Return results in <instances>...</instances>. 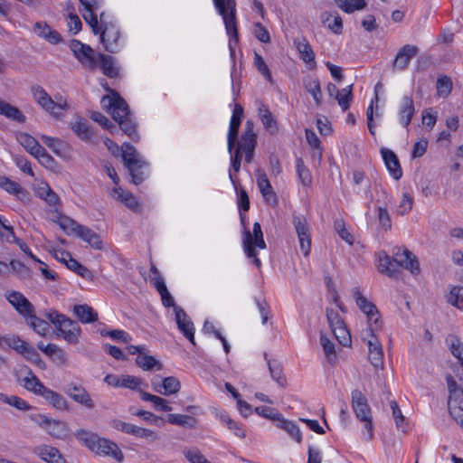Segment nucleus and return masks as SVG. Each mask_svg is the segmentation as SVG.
<instances>
[{"instance_id":"nucleus-1","label":"nucleus","mask_w":463,"mask_h":463,"mask_svg":"<svg viewBox=\"0 0 463 463\" xmlns=\"http://www.w3.org/2000/svg\"><path fill=\"white\" fill-rule=\"evenodd\" d=\"M111 95L104 96L101 99V106L107 109L113 119L118 122L120 129L127 134L132 140H137L138 135L137 127L132 120L128 105L117 92L110 90Z\"/></svg>"},{"instance_id":"nucleus-36","label":"nucleus","mask_w":463,"mask_h":463,"mask_svg":"<svg viewBox=\"0 0 463 463\" xmlns=\"http://www.w3.org/2000/svg\"><path fill=\"white\" fill-rule=\"evenodd\" d=\"M99 67L104 75L109 78H115L118 70L114 65V58L103 53L97 54V68Z\"/></svg>"},{"instance_id":"nucleus-41","label":"nucleus","mask_w":463,"mask_h":463,"mask_svg":"<svg viewBox=\"0 0 463 463\" xmlns=\"http://www.w3.org/2000/svg\"><path fill=\"white\" fill-rule=\"evenodd\" d=\"M61 254L62 256L68 257L67 268L69 269L74 271L79 276H80L84 279H91L92 278V272L88 268L81 265L78 260L73 259L68 251L61 250Z\"/></svg>"},{"instance_id":"nucleus-4","label":"nucleus","mask_w":463,"mask_h":463,"mask_svg":"<svg viewBox=\"0 0 463 463\" xmlns=\"http://www.w3.org/2000/svg\"><path fill=\"white\" fill-rule=\"evenodd\" d=\"M80 435L85 445L93 452L99 455L111 456L119 462L123 460L124 455L115 442L87 431H83Z\"/></svg>"},{"instance_id":"nucleus-39","label":"nucleus","mask_w":463,"mask_h":463,"mask_svg":"<svg viewBox=\"0 0 463 463\" xmlns=\"http://www.w3.org/2000/svg\"><path fill=\"white\" fill-rule=\"evenodd\" d=\"M140 398L142 401L150 402L153 403L155 410L159 411H171L172 407L169 405L167 400L159 396L148 393L145 391H139Z\"/></svg>"},{"instance_id":"nucleus-22","label":"nucleus","mask_w":463,"mask_h":463,"mask_svg":"<svg viewBox=\"0 0 463 463\" xmlns=\"http://www.w3.org/2000/svg\"><path fill=\"white\" fill-rule=\"evenodd\" d=\"M175 315L178 329L191 344L195 345L194 323L188 317L185 311L181 307H175Z\"/></svg>"},{"instance_id":"nucleus-20","label":"nucleus","mask_w":463,"mask_h":463,"mask_svg":"<svg viewBox=\"0 0 463 463\" xmlns=\"http://www.w3.org/2000/svg\"><path fill=\"white\" fill-rule=\"evenodd\" d=\"M242 115H243V108L239 104H235L234 109L232 111V116L231 118L230 128H229V132H228V137H227V143H228L227 146H228V151L230 153H232L234 148V146H235V143H236V140L238 137V133H239V128L241 126Z\"/></svg>"},{"instance_id":"nucleus-59","label":"nucleus","mask_w":463,"mask_h":463,"mask_svg":"<svg viewBox=\"0 0 463 463\" xmlns=\"http://www.w3.org/2000/svg\"><path fill=\"white\" fill-rule=\"evenodd\" d=\"M437 92L440 97H447L452 90V82L447 76L439 77L437 80Z\"/></svg>"},{"instance_id":"nucleus-27","label":"nucleus","mask_w":463,"mask_h":463,"mask_svg":"<svg viewBox=\"0 0 463 463\" xmlns=\"http://www.w3.org/2000/svg\"><path fill=\"white\" fill-rule=\"evenodd\" d=\"M382 156L384 161V164L390 173V175L395 179L399 180L402 176V170L400 165L399 159L397 156L390 149L383 148L382 149Z\"/></svg>"},{"instance_id":"nucleus-50","label":"nucleus","mask_w":463,"mask_h":463,"mask_svg":"<svg viewBox=\"0 0 463 463\" xmlns=\"http://www.w3.org/2000/svg\"><path fill=\"white\" fill-rule=\"evenodd\" d=\"M377 257H378V264H377L378 271L382 274L387 275L388 277H395L396 269H393L392 268L390 267L392 258L384 251L379 252Z\"/></svg>"},{"instance_id":"nucleus-63","label":"nucleus","mask_w":463,"mask_h":463,"mask_svg":"<svg viewBox=\"0 0 463 463\" xmlns=\"http://www.w3.org/2000/svg\"><path fill=\"white\" fill-rule=\"evenodd\" d=\"M413 205V198L408 193H403L400 204L397 207V214L405 215L411 209Z\"/></svg>"},{"instance_id":"nucleus-18","label":"nucleus","mask_w":463,"mask_h":463,"mask_svg":"<svg viewBox=\"0 0 463 463\" xmlns=\"http://www.w3.org/2000/svg\"><path fill=\"white\" fill-rule=\"evenodd\" d=\"M65 392L72 401L80 403L89 410H91L95 407V403L90 393L80 384L70 383L67 386Z\"/></svg>"},{"instance_id":"nucleus-55","label":"nucleus","mask_w":463,"mask_h":463,"mask_svg":"<svg viewBox=\"0 0 463 463\" xmlns=\"http://www.w3.org/2000/svg\"><path fill=\"white\" fill-rule=\"evenodd\" d=\"M72 130L82 140H90L92 137V130L87 121H77L72 125Z\"/></svg>"},{"instance_id":"nucleus-14","label":"nucleus","mask_w":463,"mask_h":463,"mask_svg":"<svg viewBox=\"0 0 463 463\" xmlns=\"http://www.w3.org/2000/svg\"><path fill=\"white\" fill-rule=\"evenodd\" d=\"M57 336H61L64 341L70 345H78L81 334L80 326L78 323L69 317H66L57 327Z\"/></svg>"},{"instance_id":"nucleus-56","label":"nucleus","mask_w":463,"mask_h":463,"mask_svg":"<svg viewBox=\"0 0 463 463\" xmlns=\"http://www.w3.org/2000/svg\"><path fill=\"white\" fill-rule=\"evenodd\" d=\"M337 6L345 13H353L365 6L364 0H336Z\"/></svg>"},{"instance_id":"nucleus-58","label":"nucleus","mask_w":463,"mask_h":463,"mask_svg":"<svg viewBox=\"0 0 463 463\" xmlns=\"http://www.w3.org/2000/svg\"><path fill=\"white\" fill-rule=\"evenodd\" d=\"M0 188L11 194H18L22 192L21 185L5 175H0Z\"/></svg>"},{"instance_id":"nucleus-64","label":"nucleus","mask_w":463,"mask_h":463,"mask_svg":"<svg viewBox=\"0 0 463 463\" xmlns=\"http://www.w3.org/2000/svg\"><path fill=\"white\" fill-rule=\"evenodd\" d=\"M184 454L190 463H212L195 448L185 450Z\"/></svg>"},{"instance_id":"nucleus-48","label":"nucleus","mask_w":463,"mask_h":463,"mask_svg":"<svg viewBox=\"0 0 463 463\" xmlns=\"http://www.w3.org/2000/svg\"><path fill=\"white\" fill-rule=\"evenodd\" d=\"M335 99L343 111L347 110L353 100V84L339 90L335 96Z\"/></svg>"},{"instance_id":"nucleus-44","label":"nucleus","mask_w":463,"mask_h":463,"mask_svg":"<svg viewBox=\"0 0 463 463\" xmlns=\"http://www.w3.org/2000/svg\"><path fill=\"white\" fill-rule=\"evenodd\" d=\"M277 427L285 430L288 435L294 439L298 443L302 441V434L298 426L290 420H286L283 416L280 417L277 423Z\"/></svg>"},{"instance_id":"nucleus-17","label":"nucleus","mask_w":463,"mask_h":463,"mask_svg":"<svg viewBox=\"0 0 463 463\" xmlns=\"http://www.w3.org/2000/svg\"><path fill=\"white\" fill-rule=\"evenodd\" d=\"M5 298L24 318L34 313L33 305L21 292L15 290L7 291Z\"/></svg>"},{"instance_id":"nucleus-23","label":"nucleus","mask_w":463,"mask_h":463,"mask_svg":"<svg viewBox=\"0 0 463 463\" xmlns=\"http://www.w3.org/2000/svg\"><path fill=\"white\" fill-rule=\"evenodd\" d=\"M416 112L412 96L404 95L400 102L398 109V118L400 124L408 128L411 119Z\"/></svg>"},{"instance_id":"nucleus-13","label":"nucleus","mask_w":463,"mask_h":463,"mask_svg":"<svg viewBox=\"0 0 463 463\" xmlns=\"http://www.w3.org/2000/svg\"><path fill=\"white\" fill-rule=\"evenodd\" d=\"M293 224L298 238L299 247L305 257H307L311 250V235L309 226L305 217L294 216Z\"/></svg>"},{"instance_id":"nucleus-53","label":"nucleus","mask_w":463,"mask_h":463,"mask_svg":"<svg viewBox=\"0 0 463 463\" xmlns=\"http://www.w3.org/2000/svg\"><path fill=\"white\" fill-rule=\"evenodd\" d=\"M447 301L455 307L462 309L461 304H463V287L453 286L450 288Z\"/></svg>"},{"instance_id":"nucleus-15","label":"nucleus","mask_w":463,"mask_h":463,"mask_svg":"<svg viewBox=\"0 0 463 463\" xmlns=\"http://www.w3.org/2000/svg\"><path fill=\"white\" fill-rule=\"evenodd\" d=\"M82 9L80 12L85 22L90 26L94 34H98L99 21L96 11L100 8L99 0H79Z\"/></svg>"},{"instance_id":"nucleus-57","label":"nucleus","mask_w":463,"mask_h":463,"mask_svg":"<svg viewBox=\"0 0 463 463\" xmlns=\"http://www.w3.org/2000/svg\"><path fill=\"white\" fill-rule=\"evenodd\" d=\"M143 384V380L139 377L123 374L121 375V387L130 390H136L139 392L140 386Z\"/></svg>"},{"instance_id":"nucleus-2","label":"nucleus","mask_w":463,"mask_h":463,"mask_svg":"<svg viewBox=\"0 0 463 463\" xmlns=\"http://www.w3.org/2000/svg\"><path fill=\"white\" fill-rule=\"evenodd\" d=\"M122 159L134 184L137 185L147 178L149 175L147 162L129 143L125 142L122 145Z\"/></svg>"},{"instance_id":"nucleus-5","label":"nucleus","mask_w":463,"mask_h":463,"mask_svg":"<svg viewBox=\"0 0 463 463\" xmlns=\"http://www.w3.org/2000/svg\"><path fill=\"white\" fill-rule=\"evenodd\" d=\"M449 392L448 408L450 416L463 428V388L460 387L451 374L446 376Z\"/></svg>"},{"instance_id":"nucleus-12","label":"nucleus","mask_w":463,"mask_h":463,"mask_svg":"<svg viewBox=\"0 0 463 463\" xmlns=\"http://www.w3.org/2000/svg\"><path fill=\"white\" fill-rule=\"evenodd\" d=\"M15 378L24 389L37 395H41L46 387L27 366L21 367L15 373Z\"/></svg>"},{"instance_id":"nucleus-49","label":"nucleus","mask_w":463,"mask_h":463,"mask_svg":"<svg viewBox=\"0 0 463 463\" xmlns=\"http://www.w3.org/2000/svg\"><path fill=\"white\" fill-rule=\"evenodd\" d=\"M167 421L170 424L182 426L189 429L194 428L196 425V420L194 417L178 413L168 414Z\"/></svg>"},{"instance_id":"nucleus-51","label":"nucleus","mask_w":463,"mask_h":463,"mask_svg":"<svg viewBox=\"0 0 463 463\" xmlns=\"http://www.w3.org/2000/svg\"><path fill=\"white\" fill-rule=\"evenodd\" d=\"M320 344L323 347L327 362L330 364H334L336 362L335 344L324 334H321L320 335Z\"/></svg>"},{"instance_id":"nucleus-43","label":"nucleus","mask_w":463,"mask_h":463,"mask_svg":"<svg viewBox=\"0 0 463 463\" xmlns=\"http://www.w3.org/2000/svg\"><path fill=\"white\" fill-rule=\"evenodd\" d=\"M17 139L19 143L24 147V149L33 156L42 151L41 149L43 146L33 137L29 134L21 133Z\"/></svg>"},{"instance_id":"nucleus-33","label":"nucleus","mask_w":463,"mask_h":463,"mask_svg":"<svg viewBox=\"0 0 463 463\" xmlns=\"http://www.w3.org/2000/svg\"><path fill=\"white\" fill-rule=\"evenodd\" d=\"M257 176V184L258 187L262 194V196L269 202L270 200L273 201L274 203H277V197L273 191V188L267 177V175L259 170L256 174Z\"/></svg>"},{"instance_id":"nucleus-16","label":"nucleus","mask_w":463,"mask_h":463,"mask_svg":"<svg viewBox=\"0 0 463 463\" xmlns=\"http://www.w3.org/2000/svg\"><path fill=\"white\" fill-rule=\"evenodd\" d=\"M354 298L357 307L367 316L369 322H373L375 327L371 330L377 329L380 326L378 325L379 314L376 306L363 296L359 288L354 289Z\"/></svg>"},{"instance_id":"nucleus-24","label":"nucleus","mask_w":463,"mask_h":463,"mask_svg":"<svg viewBox=\"0 0 463 463\" xmlns=\"http://www.w3.org/2000/svg\"><path fill=\"white\" fill-rule=\"evenodd\" d=\"M257 144V137L253 131V123L248 120L245 124L244 132L238 142L237 150L240 152L255 150Z\"/></svg>"},{"instance_id":"nucleus-61","label":"nucleus","mask_w":463,"mask_h":463,"mask_svg":"<svg viewBox=\"0 0 463 463\" xmlns=\"http://www.w3.org/2000/svg\"><path fill=\"white\" fill-rule=\"evenodd\" d=\"M337 341L344 346L351 344V335L345 325L331 329Z\"/></svg>"},{"instance_id":"nucleus-10","label":"nucleus","mask_w":463,"mask_h":463,"mask_svg":"<svg viewBox=\"0 0 463 463\" xmlns=\"http://www.w3.org/2000/svg\"><path fill=\"white\" fill-rule=\"evenodd\" d=\"M70 48L75 58L81 65L90 71L97 69V54L94 50L88 44L82 43L79 40H72Z\"/></svg>"},{"instance_id":"nucleus-3","label":"nucleus","mask_w":463,"mask_h":463,"mask_svg":"<svg viewBox=\"0 0 463 463\" xmlns=\"http://www.w3.org/2000/svg\"><path fill=\"white\" fill-rule=\"evenodd\" d=\"M213 3L219 14L222 17L226 33L230 37L229 46L231 52H233L232 43L239 42L235 0H213Z\"/></svg>"},{"instance_id":"nucleus-60","label":"nucleus","mask_w":463,"mask_h":463,"mask_svg":"<svg viewBox=\"0 0 463 463\" xmlns=\"http://www.w3.org/2000/svg\"><path fill=\"white\" fill-rule=\"evenodd\" d=\"M2 401L5 403H7L20 411H28L31 409V406L24 400L18 396L3 395Z\"/></svg>"},{"instance_id":"nucleus-54","label":"nucleus","mask_w":463,"mask_h":463,"mask_svg":"<svg viewBox=\"0 0 463 463\" xmlns=\"http://www.w3.org/2000/svg\"><path fill=\"white\" fill-rule=\"evenodd\" d=\"M333 18V23H329L327 24V27L332 30L335 33H341L343 30V22L340 17V15L337 13H335L334 14L325 13L322 14V22L325 24L326 22H329L330 18Z\"/></svg>"},{"instance_id":"nucleus-9","label":"nucleus","mask_w":463,"mask_h":463,"mask_svg":"<svg viewBox=\"0 0 463 463\" xmlns=\"http://www.w3.org/2000/svg\"><path fill=\"white\" fill-rule=\"evenodd\" d=\"M31 92L36 103L46 112L57 117L61 110L65 109L68 105L66 101H54L46 90L40 85L31 88Z\"/></svg>"},{"instance_id":"nucleus-32","label":"nucleus","mask_w":463,"mask_h":463,"mask_svg":"<svg viewBox=\"0 0 463 463\" xmlns=\"http://www.w3.org/2000/svg\"><path fill=\"white\" fill-rule=\"evenodd\" d=\"M297 49L300 59L307 65L308 69L315 70L317 68L316 55L309 43L303 39L297 43Z\"/></svg>"},{"instance_id":"nucleus-11","label":"nucleus","mask_w":463,"mask_h":463,"mask_svg":"<svg viewBox=\"0 0 463 463\" xmlns=\"http://www.w3.org/2000/svg\"><path fill=\"white\" fill-rule=\"evenodd\" d=\"M31 419L56 439H63L68 435L67 424L64 421L51 419L44 414H35L31 416Z\"/></svg>"},{"instance_id":"nucleus-45","label":"nucleus","mask_w":463,"mask_h":463,"mask_svg":"<svg viewBox=\"0 0 463 463\" xmlns=\"http://www.w3.org/2000/svg\"><path fill=\"white\" fill-rule=\"evenodd\" d=\"M258 115L267 130L270 132L277 130L276 120L274 119V117L272 116L269 109L266 105L260 104L258 107Z\"/></svg>"},{"instance_id":"nucleus-26","label":"nucleus","mask_w":463,"mask_h":463,"mask_svg":"<svg viewBox=\"0 0 463 463\" xmlns=\"http://www.w3.org/2000/svg\"><path fill=\"white\" fill-rule=\"evenodd\" d=\"M34 454L47 463H67L60 451L49 445H41L34 449Z\"/></svg>"},{"instance_id":"nucleus-37","label":"nucleus","mask_w":463,"mask_h":463,"mask_svg":"<svg viewBox=\"0 0 463 463\" xmlns=\"http://www.w3.org/2000/svg\"><path fill=\"white\" fill-rule=\"evenodd\" d=\"M445 343L451 354L458 359L463 368V342L458 335L450 334L446 337Z\"/></svg>"},{"instance_id":"nucleus-28","label":"nucleus","mask_w":463,"mask_h":463,"mask_svg":"<svg viewBox=\"0 0 463 463\" xmlns=\"http://www.w3.org/2000/svg\"><path fill=\"white\" fill-rule=\"evenodd\" d=\"M368 352H369V360L374 369H383V351L382 345L379 341L373 335V339L368 340Z\"/></svg>"},{"instance_id":"nucleus-21","label":"nucleus","mask_w":463,"mask_h":463,"mask_svg":"<svg viewBox=\"0 0 463 463\" xmlns=\"http://www.w3.org/2000/svg\"><path fill=\"white\" fill-rule=\"evenodd\" d=\"M352 408L359 420L372 416V411L367 402L366 397L358 389L352 391Z\"/></svg>"},{"instance_id":"nucleus-35","label":"nucleus","mask_w":463,"mask_h":463,"mask_svg":"<svg viewBox=\"0 0 463 463\" xmlns=\"http://www.w3.org/2000/svg\"><path fill=\"white\" fill-rule=\"evenodd\" d=\"M73 313L82 324L93 323L99 319L98 313L87 304L75 305Z\"/></svg>"},{"instance_id":"nucleus-38","label":"nucleus","mask_w":463,"mask_h":463,"mask_svg":"<svg viewBox=\"0 0 463 463\" xmlns=\"http://www.w3.org/2000/svg\"><path fill=\"white\" fill-rule=\"evenodd\" d=\"M0 115L18 123H24L26 120L25 116L18 108L2 99H0Z\"/></svg>"},{"instance_id":"nucleus-7","label":"nucleus","mask_w":463,"mask_h":463,"mask_svg":"<svg viewBox=\"0 0 463 463\" xmlns=\"http://www.w3.org/2000/svg\"><path fill=\"white\" fill-rule=\"evenodd\" d=\"M100 33V41L106 51L109 52H117L119 50L120 32L113 23L105 21V14H100L99 22V31Z\"/></svg>"},{"instance_id":"nucleus-6","label":"nucleus","mask_w":463,"mask_h":463,"mask_svg":"<svg viewBox=\"0 0 463 463\" xmlns=\"http://www.w3.org/2000/svg\"><path fill=\"white\" fill-rule=\"evenodd\" d=\"M242 244L247 257L252 259L254 265L260 268L261 262L258 258L256 248L263 250L266 248V243L263 239L261 226L259 222L253 224L252 233L250 231H244Z\"/></svg>"},{"instance_id":"nucleus-62","label":"nucleus","mask_w":463,"mask_h":463,"mask_svg":"<svg viewBox=\"0 0 463 463\" xmlns=\"http://www.w3.org/2000/svg\"><path fill=\"white\" fill-rule=\"evenodd\" d=\"M254 65L256 66L257 70L263 75V77L269 80V82H272V76L271 72L266 64L263 58L257 52H255L254 55Z\"/></svg>"},{"instance_id":"nucleus-52","label":"nucleus","mask_w":463,"mask_h":463,"mask_svg":"<svg viewBox=\"0 0 463 463\" xmlns=\"http://www.w3.org/2000/svg\"><path fill=\"white\" fill-rule=\"evenodd\" d=\"M296 168L301 184L304 186H309L312 184V175L309 169L305 165L302 158H297Z\"/></svg>"},{"instance_id":"nucleus-46","label":"nucleus","mask_w":463,"mask_h":463,"mask_svg":"<svg viewBox=\"0 0 463 463\" xmlns=\"http://www.w3.org/2000/svg\"><path fill=\"white\" fill-rule=\"evenodd\" d=\"M268 366L271 378L284 388L287 384L286 377L283 374L282 365L277 360H268Z\"/></svg>"},{"instance_id":"nucleus-19","label":"nucleus","mask_w":463,"mask_h":463,"mask_svg":"<svg viewBox=\"0 0 463 463\" xmlns=\"http://www.w3.org/2000/svg\"><path fill=\"white\" fill-rule=\"evenodd\" d=\"M419 53V48L412 44H405L397 52L393 62V71H404L408 68L412 58Z\"/></svg>"},{"instance_id":"nucleus-29","label":"nucleus","mask_w":463,"mask_h":463,"mask_svg":"<svg viewBox=\"0 0 463 463\" xmlns=\"http://www.w3.org/2000/svg\"><path fill=\"white\" fill-rule=\"evenodd\" d=\"M76 236L87 242L94 250H102L103 242L100 236L85 225H80Z\"/></svg>"},{"instance_id":"nucleus-34","label":"nucleus","mask_w":463,"mask_h":463,"mask_svg":"<svg viewBox=\"0 0 463 463\" xmlns=\"http://www.w3.org/2000/svg\"><path fill=\"white\" fill-rule=\"evenodd\" d=\"M42 396L46 402H48L53 408L59 411L68 410L67 400L59 392H56L47 387L43 390Z\"/></svg>"},{"instance_id":"nucleus-42","label":"nucleus","mask_w":463,"mask_h":463,"mask_svg":"<svg viewBox=\"0 0 463 463\" xmlns=\"http://www.w3.org/2000/svg\"><path fill=\"white\" fill-rule=\"evenodd\" d=\"M136 364L144 371H151L155 368L159 371L163 368L162 364L154 356L146 354V352L137 356Z\"/></svg>"},{"instance_id":"nucleus-30","label":"nucleus","mask_w":463,"mask_h":463,"mask_svg":"<svg viewBox=\"0 0 463 463\" xmlns=\"http://www.w3.org/2000/svg\"><path fill=\"white\" fill-rule=\"evenodd\" d=\"M153 388L155 392L168 396L175 394L180 391L181 383L176 377L168 376L163 379L162 384L153 383Z\"/></svg>"},{"instance_id":"nucleus-31","label":"nucleus","mask_w":463,"mask_h":463,"mask_svg":"<svg viewBox=\"0 0 463 463\" xmlns=\"http://www.w3.org/2000/svg\"><path fill=\"white\" fill-rule=\"evenodd\" d=\"M305 90L313 97L317 107L321 106L323 94L320 86V80L317 77L307 76L303 79Z\"/></svg>"},{"instance_id":"nucleus-25","label":"nucleus","mask_w":463,"mask_h":463,"mask_svg":"<svg viewBox=\"0 0 463 463\" xmlns=\"http://www.w3.org/2000/svg\"><path fill=\"white\" fill-rule=\"evenodd\" d=\"M52 221L59 225V227L68 235L74 234L76 236L81 224L73 219L61 214L58 210L52 211Z\"/></svg>"},{"instance_id":"nucleus-8","label":"nucleus","mask_w":463,"mask_h":463,"mask_svg":"<svg viewBox=\"0 0 463 463\" xmlns=\"http://www.w3.org/2000/svg\"><path fill=\"white\" fill-rule=\"evenodd\" d=\"M391 268L396 269L394 279H397L401 273L402 268L410 270L412 274L420 272V265L416 257L407 249H397L393 252V257L391 259Z\"/></svg>"},{"instance_id":"nucleus-47","label":"nucleus","mask_w":463,"mask_h":463,"mask_svg":"<svg viewBox=\"0 0 463 463\" xmlns=\"http://www.w3.org/2000/svg\"><path fill=\"white\" fill-rule=\"evenodd\" d=\"M25 319L33 331L42 336H45L50 329L49 323L36 317L34 313H32V315L25 317Z\"/></svg>"},{"instance_id":"nucleus-40","label":"nucleus","mask_w":463,"mask_h":463,"mask_svg":"<svg viewBox=\"0 0 463 463\" xmlns=\"http://www.w3.org/2000/svg\"><path fill=\"white\" fill-rule=\"evenodd\" d=\"M113 193L118 201L131 210L137 211L139 209V203L132 193L123 190L120 186L115 187Z\"/></svg>"}]
</instances>
